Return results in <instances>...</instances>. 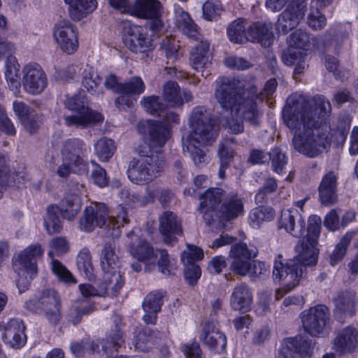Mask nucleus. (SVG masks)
Segmentation results:
<instances>
[{
	"label": "nucleus",
	"instance_id": "obj_1",
	"mask_svg": "<svg viewBox=\"0 0 358 358\" xmlns=\"http://www.w3.org/2000/svg\"><path fill=\"white\" fill-rule=\"evenodd\" d=\"M331 112V103L322 95L308 99L294 93L287 99L282 117L283 123L294 132L292 145L296 151L315 157L326 149L330 138L325 120Z\"/></svg>",
	"mask_w": 358,
	"mask_h": 358
},
{
	"label": "nucleus",
	"instance_id": "obj_2",
	"mask_svg": "<svg viewBox=\"0 0 358 358\" xmlns=\"http://www.w3.org/2000/svg\"><path fill=\"white\" fill-rule=\"evenodd\" d=\"M215 98L221 108L231 112V117L227 119L226 127L231 133L237 134L244 131L240 117L253 126L259 123L261 115L253 96H245L241 83L228 77H220L216 81Z\"/></svg>",
	"mask_w": 358,
	"mask_h": 358
},
{
	"label": "nucleus",
	"instance_id": "obj_3",
	"mask_svg": "<svg viewBox=\"0 0 358 358\" xmlns=\"http://www.w3.org/2000/svg\"><path fill=\"white\" fill-rule=\"evenodd\" d=\"M138 129L140 133L148 136L150 148L155 149L150 155L141 151L140 159H134L129 164V179L134 184L143 185L159 176L164 170V162L159 155V149L166 142L169 130L162 123L151 120L139 124Z\"/></svg>",
	"mask_w": 358,
	"mask_h": 358
},
{
	"label": "nucleus",
	"instance_id": "obj_4",
	"mask_svg": "<svg viewBox=\"0 0 358 358\" xmlns=\"http://www.w3.org/2000/svg\"><path fill=\"white\" fill-rule=\"evenodd\" d=\"M128 223V212L124 207H117L115 215L109 217L108 210L103 203L86 207L84 215L79 222L80 229L86 232H91L96 227L101 228L104 226L106 235L111 238L120 237V227Z\"/></svg>",
	"mask_w": 358,
	"mask_h": 358
},
{
	"label": "nucleus",
	"instance_id": "obj_5",
	"mask_svg": "<svg viewBox=\"0 0 358 358\" xmlns=\"http://www.w3.org/2000/svg\"><path fill=\"white\" fill-rule=\"evenodd\" d=\"M188 124L190 134L186 139H192L198 145H211L215 141L220 131V126L213 114L204 106L193 108L188 117Z\"/></svg>",
	"mask_w": 358,
	"mask_h": 358
},
{
	"label": "nucleus",
	"instance_id": "obj_6",
	"mask_svg": "<svg viewBox=\"0 0 358 358\" xmlns=\"http://www.w3.org/2000/svg\"><path fill=\"white\" fill-rule=\"evenodd\" d=\"M308 261L300 257L299 252H296V255L293 259H288L285 264L281 262L275 261L273 270L274 280L280 281L287 287L288 290H292L299 285L306 272V267L317 264V262L309 263Z\"/></svg>",
	"mask_w": 358,
	"mask_h": 358
},
{
	"label": "nucleus",
	"instance_id": "obj_7",
	"mask_svg": "<svg viewBox=\"0 0 358 358\" xmlns=\"http://www.w3.org/2000/svg\"><path fill=\"white\" fill-rule=\"evenodd\" d=\"M25 308L31 313L43 314L52 325H56L61 319V301L58 293L52 289H46L38 296L25 302Z\"/></svg>",
	"mask_w": 358,
	"mask_h": 358
},
{
	"label": "nucleus",
	"instance_id": "obj_8",
	"mask_svg": "<svg viewBox=\"0 0 358 358\" xmlns=\"http://www.w3.org/2000/svg\"><path fill=\"white\" fill-rule=\"evenodd\" d=\"M65 106L76 113L72 115H64V124L67 127L87 128L103 120V116L85 106L84 102L77 96L67 98L64 101Z\"/></svg>",
	"mask_w": 358,
	"mask_h": 358
},
{
	"label": "nucleus",
	"instance_id": "obj_9",
	"mask_svg": "<svg viewBox=\"0 0 358 358\" xmlns=\"http://www.w3.org/2000/svg\"><path fill=\"white\" fill-rule=\"evenodd\" d=\"M321 218L313 215L309 217L307 227V234L301 241H299L295 246L296 252L308 262H317L319 249L317 248V239L320 234Z\"/></svg>",
	"mask_w": 358,
	"mask_h": 358
},
{
	"label": "nucleus",
	"instance_id": "obj_10",
	"mask_svg": "<svg viewBox=\"0 0 358 358\" xmlns=\"http://www.w3.org/2000/svg\"><path fill=\"white\" fill-rule=\"evenodd\" d=\"M330 313L327 306L317 305L304 311L302 315L303 327L310 335L319 336L327 331Z\"/></svg>",
	"mask_w": 358,
	"mask_h": 358
},
{
	"label": "nucleus",
	"instance_id": "obj_11",
	"mask_svg": "<svg viewBox=\"0 0 358 358\" xmlns=\"http://www.w3.org/2000/svg\"><path fill=\"white\" fill-rule=\"evenodd\" d=\"M22 85L26 92L31 95L41 94L48 86V78L42 67L36 63L23 66Z\"/></svg>",
	"mask_w": 358,
	"mask_h": 358
},
{
	"label": "nucleus",
	"instance_id": "obj_12",
	"mask_svg": "<svg viewBox=\"0 0 358 358\" xmlns=\"http://www.w3.org/2000/svg\"><path fill=\"white\" fill-rule=\"evenodd\" d=\"M123 42L130 51L135 53H144L155 47L147 29L138 25H129L125 29Z\"/></svg>",
	"mask_w": 358,
	"mask_h": 358
},
{
	"label": "nucleus",
	"instance_id": "obj_13",
	"mask_svg": "<svg viewBox=\"0 0 358 358\" xmlns=\"http://www.w3.org/2000/svg\"><path fill=\"white\" fill-rule=\"evenodd\" d=\"M128 251L134 257L145 264V270L150 272L155 268L153 258L156 254L153 248L145 240L138 237L134 231L127 235Z\"/></svg>",
	"mask_w": 358,
	"mask_h": 358
},
{
	"label": "nucleus",
	"instance_id": "obj_14",
	"mask_svg": "<svg viewBox=\"0 0 358 358\" xmlns=\"http://www.w3.org/2000/svg\"><path fill=\"white\" fill-rule=\"evenodd\" d=\"M53 36L61 50L68 54L76 51L78 46L76 27L68 20L57 22L54 27Z\"/></svg>",
	"mask_w": 358,
	"mask_h": 358
},
{
	"label": "nucleus",
	"instance_id": "obj_15",
	"mask_svg": "<svg viewBox=\"0 0 358 358\" xmlns=\"http://www.w3.org/2000/svg\"><path fill=\"white\" fill-rule=\"evenodd\" d=\"M159 231L166 245L177 242L178 237L182 235L180 219L172 211H164L159 217Z\"/></svg>",
	"mask_w": 358,
	"mask_h": 358
},
{
	"label": "nucleus",
	"instance_id": "obj_16",
	"mask_svg": "<svg viewBox=\"0 0 358 358\" xmlns=\"http://www.w3.org/2000/svg\"><path fill=\"white\" fill-rule=\"evenodd\" d=\"M13 110L24 129L30 134H36L42 122L43 115L22 101L13 103Z\"/></svg>",
	"mask_w": 358,
	"mask_h": 358
},
{
	"label": "nucleus",
	"instance_id": "obj_17",
	"mask_svg": "<svg viewBox=\"0 0 358 358\" xmlns=\"http://www.w3.org/2000/svg\"><path fill=\"white\" fill-rule=\"evenodd\" d=\"M60 152L63 162L78 166L84 163L87 146L80 138H69L62 143Z\"/></svg>",
	"mask_w": 358,
	"mask_h": 358
},
{
	"label": "nucleus",
	"instance_id": "obj_18",
	"mask_svg": "<svg viewBox=\"0 0 358 358\" xmlns=\"http://www.w3.org/2000/svg\"><path fill=\"white\" fill-rule=\"evenodd\" d=\"M255 255L256 251L250 250L245 243L234 245L230 250V257L234 259L230 266L231 271L241 276L248 275L251 259Z\"/></svg>",
	"mask_w": 358,
	"mask_h": 358
},
{
	"label": "nucleus",
	"instance_id": "obj_19",
	"mask_svg": "<svg viewBox=\"0 0 358 358\" xmlns=\"http://www.w3.org/2000/svg\"><path fill=\"white\" fill-rule=\"evenodd\" d=\"M224 191L220 188H208L199 195L200 204L197 208L199 213L208 223L213 220L210 213L217 215L220 208V202L224 196Z\"/></svg>",
	"mask_w": 358,
	"mask_h": 358
},
{
	"label": "nucleus",
	"instance_id": "obj_20",
	"mask_svg": "<svg viewBox=\"0 0 358 358\" xmlns=\"http://www.w3.org/2000/svg\"><path fill=\"white\" fill-rule=\"evenodd\" d=\"M306 8L296 4L289 3L278 16L275 29L284 35L296 28L303 18Z\"/></svg>",
	"mask_w": 358,
	"mask_h": 358
},
{
	"label": "nucleus",
	"instance_id": "obj_21",
	"mask_svg": "<svg viewBox=\"0 0 358 358\" xmlns=\"http://www.w3.org/2000/svg\"><path fill=\"white\" fill-rule=\"evenodd\" d=\"M298 354L301 358H310L312 355L311 343L301 336L284 339L279 355L282 358H295Z\"/></svg>",
	"mask_w": 358,
	"mask_h": 358
},
{
	"label": "nucleus",
	"instance_id": "obj_22",
	"mask_svg": "<svg viewBox=\"0 0 358 358\" xmlns=\"http://www.w3.org/2000/svg\"><path fill=\"white\" fill-rule=\"evenodd\" d=\"M211 52L210 51V43L206 40H200L192 48L189 61L195 70L201 71L203 77L210 74L208 70H206L211 64Z\"/></svg>",
	"mask_w": 358,
	"mask_h": 358
},
{
	"label": "nucleus",
	"instance_id": "obj_23",
	"mask_svg": "<svg viewBox=\"0 0 358 358\" xmlns=\"http://www.w3.org/2000/svg\"><path fill=\"white\" fill-rule=\"evenodd\" d=\"M43 254L41 245L34 244L26 248L18 255L17 262L30 279L37 273V262Z\"/></svg>",
	"mask_w": 358,
	"mask_h": 358
},
{
	"label": "nucleus",
	"instance_id": "obj_24",
	"mask_svg": "<svg viewBox=\"0 0 358 358\" xmlns=\"http://www.w3.org/2000/svg\"><path fill=\"white\" fill-rule=\"evenodd\" d=\"M201 340L211 350L222 352L227 347V336L216 329L213 322L205 323L201 335Z\"/></svg>",
	"mask_w": 358,
	"mask_h": 358
},
{
	"label": "nucleus",
	"instance_id": "obj_25",
	"mask_svg": "<svg viewBox=\"0 0 358 358\" xmlns=\"http://www.w3.org/2000/svg\"><path fill=\"white\" fill-rule=\"evenodd\" d=\"M336 315L352 316L356 312L357 294L352 289L337 292L333 296Z\"/></svg>",
	"mask_w": 358,
	"mask_h": 358
},
{
	"label": "nucleus",
	"instance_id": "obj_26",
	"mask_svg": "<svg viewBox=\"0 0 358 358\" xmlns=\"http://www.w3.org/2000/svg\"><path fill=\"white\" fill-rule=\"evenodd\" d=\"M25 327L22 320L20 319H11L5 327L2 336L4 342L14 348L22 347L27 340L24 334Z\"/></svg>",
	"mask_w": 358,
	"mask_h": 358
},
{
	"label": "nucleus",
	"instance_id": "obj_27",
	"mask_svg": "<svg viewBox=\"0 0 358 358\" xmlns=\"http://www.w3.org/2000/svg\"><path fill=\"white\" fill-rule=\"evenodd\" d=\"M279 227L284 228L294 237L301 236L306 227L305 220L296 209L282 212L279 219Z\"/></svg>",
	"mask_w": 358,
	"mask_h": 358
},
{
	"label": "nucleus",
	"instance_id": "obj_28",
	"mask_svg": "<svg viewBox=\"0 0 358 358\" xmlns=\"http://www.w3.org/2000/svg\"><path fill=\"white\" fill-rule=\"evenodd\" d=\"M357 345L358 330L351 326L339 331L334 340V348L341 355L352 352Z\"/></svg>",
	"mask_w": 358,
	"mask_h": 358
},
{
	"label": "nucleus",
	"instance_id": "obj_29",
	"mask_svg": "<svg viewBox=\"0 0 358 358\" xmlns=\"http://www.w3.org/2000/svg\"><path fill=\"white\" fill-rule=\"evenodd\" d=\"M103 275L99 283L101 296H116L124 285V278L120 271H103Z\"/></svg>",
	"mask_w": 358,
	"mask_h": 358
},
{
	"label": "nucleus",
	"instance_id": "obj_30",
	"mask_svg": "<svg viewBox=\"0 0 358 358\" xmlns=\"http://www.w3.org/2000/svg\"><path fill=\"white\" fill-rule=\"evenodd\" d=\"M247 41L258 42L263 46H269L272 43L273 32L271 23L257 22L247 26Z\"/></svg>",
	"mask_w": 358,
	"mask_h": 358
},
{
	"label": "nucleus",
	"instance_id": "obj_31",
	"mask_svg": "<svg viewBox=\"0 0 358 358\" xmlns=\"http://www.w3.org/2000/svg\"><path fill=\"white\" fill-rule=\"evenodd\" d=\"M162 5L158 0H135L129 14L141 19L162 16Z\"/></svg>",
	"mask_w": 358,
	"mask_h": 358
},
{
	"label": "nucleus",
	"instance_id": "obj_32",
	"mask_svg": "<svg viewBox=\"0 0 358 358\" xmlns=\"http://www.w3.org/2000/svg\"><path fill=\"white\" fill-rule=\"evenodd\" d=\"M337 177L333 171L327 173L322 178L318 188L320 201L325 206L337 201Z\"/></svg>",
	"mask_w": 358,
	"mask_h": 358
},
{
	"label": "nucleus",
	"instance_id": "obj_33",
	"mask_svg": "<svg viewBox=\"0 0 358 358\" xmlns=\"http://www.w3.org/2000/svg\"><path fill=\"white\" fill-rule=\"evenodd\" d=\"M252 303V294L246 284H240L234 287L230 300L233 310L245 313L250 310Z\"/></svg>",
	"mask_w": 358,
	"mask_h": 358
},
{
	"label": "nucleus",
	"instance_id": "obj_34",
	"mask_svg": "<svg viewBox=\"0 0 358 358\" xmlns=\"http://www.w3.org/2000/svg\"><path fill=\"white\" fill-rule=\"evenodd\" d=\"M164 294L159 292H152L146 296L143 302L145 315L143 317L146 324L156 323L157 313L161 310L163 304Z\"/></svg>",
	"mask_w": 358,
	"mask_h": 358
},
{
	"label": "nucleus",
	"instance_id": "obj_35",
	"mask_svg": "<svg viewBox=\"0 0 358 358\" xmlns=\"http://www.w3.org/2000/svg\"><path fill=\"white\" fill-rule=\"evenodd\" d=\"M176 24L178 29L187 37L197 40L199 33L197 25L193 22L187 12L182 8L174 6Z\"/></svg>",
	"mask_w": 358,
	"mask_h": 358
},
{
	"label": "nucleus",
	"instance_id": "obj_36",
	"mask_svg": "<svg viewBox=\"0 0 358 358\" xmlns=\"http://www.w3.org/2000/svg\"><path fill=\"white\" fill-rule=\"evenodd\" d=\"M243 212V202L236 194L228 195L221 205L217 216L230 220L238 217Z\"/></svg>",
	"mask_w": 358,
	"mask_h": 358
},
{
	"label": "nucleus",
	"instance_id": "obj_37",
	"mask_svg": "<svg viewBox=\"0 0 358 358\" xmlns=\"http://www.w3.org/2000/svg\"><path fill=\"white\" fill-rule=\"evenodd\" d=\"M20 65L18 64L15 57L8 55L5 62V77L8 85L14 93L20 92L21 85L20 77Z\"/></svg>",
	"mask_w": 358,
	"mask_h": 358
},
{
	"label": "nucleus",
	"instance_id": "obj_38",
	"mask_svg": "<svg viewBox=\"0 0 358 358\" xmlns=\"http://www.w3.org/2000/svg\"><path fill=\"white\" fill-rule=\"evenodd\" d=\"M58 211L64 218L69 220L74 219L82 206L80 198L75 193H68L59 202Z\"/></svg>",
	"mask_w": 358,
	"mask_h": 358
},
{
	"label": "nucleus",
	"instance_id": "obj_39",
	"mask_svg": "<svg viewBox=\"0 0 358 358\" xmlns=\"http://www.w3.org/2000/svg\"><path fill=\"white\" fill-rule=\"evenodd\" d=\"M307 59V51L304 50H287L282 55V60L286 65H295L294 75L301 74L308 67Z\"/></svg>",
	"mask_w": 358,
	"mask_h": 358
},
{
	"label": "nucleus",
	"instance_id": "obj_40",
	"mask_svg": "<svg viewBox=\"0 0 358 358\" xmlns=\"http://www.w3.org/2000/svg\"><path fill=\"white\" fill-rule=\"evenodd\" d=\"M69 5V15L73 20H80L96 7L95 0H64Z\"/></svg>",
	"mask_w": 358,
	"mask_h": 358
},
{
	"label": "nucleus",
	"instance_id": "obj_41",
	"mask_svg": "<svg viewBox=\"0 0 358 358\" xmlns=\"http://www.w3.org/2000/svg\"><path fill=\"white\" fill-rule=\"evenodd\" d=\"M100 264L103 271L117 270L119 266V257L113 243H106L100 253Z\"/></svg>",
	"mask_w": 358,
	"mask_h": 358
},
{
	"label": "nucleus",
	"instance_id": "obj_42",
	"mask_svg": "<svg viewBox=\"0 0 358 358\" xmlns=\"http://www.w3.org/2000/svg\"><path fill=\"white\" fill-rule=\"evenodd\" d=\"M156 338L155 331L147 327L143 328L136 334L134 347L138 351H148L155 344Z\"/></svg>",
	"mask_w": 358,
	"mask_h": 358
},
{
	"label": "nucleus",
	"instance_id": "obj_43",
	"mask_svg": "<svg viewBox=\"0 0 358 358\" xmlns=\"http://www.w3.org/2000/svg\"><path fill=\"white\" fill-rule=\"evenodd\" d=\"M163 97L171 107H179L183 105V99L180 93V87L176 82L168 81L164 85Z\"/></svg>",
	"mask_w": 358,
	"mask_h": 358
},
{
	"label": "nucleus",
	"instance_id": "obj_44",
	"mask_svg": "<svg viewBox=\"0 0 358 358\" xmlns=\"http://www.w3.org/2000/svg\"><path fill=\"white\" fill-rule=\"evenodd\" d=\"M248 22L238 19L233 21L228 27L227 34L231 41L241 43L247 41V26Z\"/></svg>",
	"mask_w": 358,
	"mask_h": 358
},
{
	"label": "nucleus",
	"instance_id": "obj_45",
	"mask_svg": "<svg viewBox=\"0 0 358 358\" xmlns=\"http://www.w3.org/2000/svg\"><path fill=\"white\" fill-rule=\"evenodd\" d=\"M157 260L159 271L166 275H174L177 270L176 262L171 261L167 252L165 250H157L153 258V262Z\"/></svg>",
	"mask_w": 358,
	"mask_h": 358
},
{
	"label": "nucleus",
	"instance_id": "obj_46",
	"mask_svg": "<svg viewBox=\"0 0 358 358\" xmlns=\"http://www.w3.org/2000/svg\"><path fill=\"white\" fill-rule=\"evenodd\" d=\"M94 147L95 155L102 162H108L113 157L116 149L115 142L106 137L98 140Z\"/></svg>",
	"mask_w": 358,
	"mask_h": 358
},
{
	"label": "nucleus",
	"instance_id": "obj_47",
	"mask_svg": "<svg viewBox=\"0 0 358 358\" xmlns=\"http://www.w3.org/2000/svg\"><path fill=\"white\" fill-rule=\"evenodd\" d=\"M46 216L44 217V225L47 232L52 235L60 233L62 230V224L57 213V206H49L47 208Z\"/></svg>",
	"mask_w": 358,
	"mask_h": 358
},
{
	"label": "nucleus",
	"instance_id": "obj_48",
	"mask_svg": "<svg viewBox=\"0 0 358 358\" xmlns=\"http://www.w3.org/2000/svg\"><path fill=\"white\" fill-rule=\"evenodd\" d=\"M274 215V210L271 208H255L250 213V224L253 228H258L262 222L273 220Z\"/></svg>",
	"mask_w": 358,
	"mask_h": 358
},
{
	"label": "nucleus",
	"instance_id": "obj_49",
	"mask_svg": "<svg viewBox=\"0 0 358 358\" xmlns=\"http://www.w3.org/2000/svg\"><path fill=\"white\" fill-rule=\"evenodd\" d=\"M289 48L287 50H304L310 43V37L306 30L296 29L287 38Z\"/></svg>",
	"mask_w": 358,
	"mask_h": 358
},
{
	"label": "nucleus",
	"instance_id": "obj_50",
	"mask_svg": "<svg viewBox=\"0 0 358 358\" xmlns=\"http://www.w3.org/2000/svg\"><path fill=\"white\" fill-rule=\"evenodd\" d=\"M76 262L80 272L83 273L87 278L93 276L94 267L90 251L88 248H83L80 250L77 256Z\"/></svg>",
	"mask_w": 358,
	"mask_h": 358
},
{
	"label": "nucleus",
	"instance_id": "obj_51",
	"mask_svg": "<svg viewBox=\"0 0 358 358\" xmlns=\"http://www.w3.org/2000/svg\"><path fill=\"white\" fill-rule=\"evenodd\" d=\"M353 236L354 234L352 232L347 233L336 245L335 249L330 255L331 265L335 266L343 259Z\"/></svg>",
	"mask_w": 358,
	"mask_h": 358
},
{
	"label": "nucleus",
	"instance_id": "obj_52",
	"mask_svg": "<svg viewBox=\"0 0 358 358\" xmlns=\"http://www.w3.org/2000/svg\"><path fill=\"white\" fill-rule=\"evenodd\" d=\"M196 144L197 143L192 141V139H183L182 150L184 152H187L190 154L196 166H200L205 163L206 155L203 151L199 148Z\"/></svg>",
	"mask_w": 358,
	"mask_h": 358
},
{
	"label": "nucleus",
	"instance_id": "obj_53",
	"mask_svg": "<svg viewBox=\"0 0 358 358\" xmlns=\"http://www.w3.org/2000/svg\"><path fill=\"white\" fill-rule=\"evenodd\" d=\"M235 143L234 138L222 140L219 144L217 153L222 163L230 164L234 157V150L231 145Z\"/></svg>",
	"mask_w": 358,
	"mask_h": 358
},
{
	"label": "nucleus",
	"instance_id": "obj_54",
	"mask_svg": "<svg viewBox=\"0 0 358 358\" xmlns=\"http://www.w3.org/2000/svg\"><path fill=\"white\" fill-rule=\"evenodd\" d=\"M122 343H124L122 333L118 327H116L103 341L102 348L106 352L108 350L117 351Z\"/></svg>",
	"mask_w": 358,
	"mask_h": 358
},
{
	"label": "nucleus",
	"instance_id": "obj_55",
	"mask_svg": "<svg viewBox=\"0 0 358 358\" xmlns=\"http://www.w3.org/2000/svg\"><path fill=\"white\" fill-rule=\"evenodd\" d=\"M145 89L143 80L138 76H134L122 85L121 94L139 95Z\"/></svg>",
	"mask_w": 358,
	"mask_h": 358
},
{
	"label": "nucleus",
	"instance_id": "obj_56",
	"mask_svg": "<svg viewBox=\"0 0 358 358\" xmlns=\"http://www.w3.org/2000/svg\"><path fill=\"white\" fill-rule=\"evenodd\" d=\"M52 272L65 283L76 284V280L71 272L58 260L52 259L51 262Z\"/></svg>",
	"mask_w": 358,
	"mask_h": 358
},
{
	"label": "nucleus",
	"instance_id": "obj_57",
	"mask_svg": "<svg viewBox=\"0 0 358 358\" xmlns=\"http://www.w3.org/2000/svg\"><path fill=\"white\" fill-rule=\"evenodd\" d=\"M268 159L271 161L273 171L278 174L282 172L287 162L285 155L279 148H275L269 152Z\"/></svg>",
	"mask_w": 358,
	"mask_h": 358
},
{
	"label": "nucleus",
	"instance_id": "obj_58",
	"mask_svg": "<svg viewBox=\"0 0 358 358\" xmlns=\"http://www.w3.org/2000/svg\"><path fill=\"white\" fill-rule=\"evenodd\" d=\"M144 108L148 113L152 115L160 116L161 113L164 110V104L160 101L159 96H150L144 97L141 101Z\"/></svg>",
	"mask_w": 358,
	"mask_h": 358
},
{
	"label": "nucleus",
	"instance_id": "obj_59",
	"mask_svg": "<svg viewBox=\"0 0 358 358\" xmlns=\"http://www.w3.org/2000/svg\"><path fill=\"white\" fill-rule=\"evenodd\" d=\"M82 80L83 86L91 92H96V88L101 83L102 78L92 69H85Z\"/></svg>",
	"mask_w": 358,
	"mask_h": 358
},
{
	"label": "nucleus",
	"instance_id": "obj_60",
	"mask_svg": "<svg viewBox=\"0 0 358 358\" xmlns=\"http://www.w3.org/2000/svg\"><path fill=\"white\" fill-rule=\"evenodd\" d=\"M203 15L207 20H213L220 15L222 6L218 0H208L203 5Z\"/></svg>",
	"mask_w": 358,
	"mask_h": 358
},
{
	"label": "nucleus",
	"instance_id": "obj_61",
	"mask_svg": "<svg viewBox=\"0 0 358 358\" xmlns=\"http://www.w3.org/2000/svg\"><path fill=\"white\" fill-rule=\"evenodd\" d=\"M203 257V250L196 246L187 245V250L182 252L181 260L183 264H195L196 261L202 259Z\"/></svg>",
	"mask_w": 358,
	"mask_h": 358
},
{
	"label": "nucleus",
	"instance_id": "obj_62",
	"mask_svg": "<svg viewBox=\"0 0 358 358\" xmlns=\"http://www.w3.org/2000/svg\"><path fill=\"white\" fill-rule=\"evenodd\" d=\"M326 17L318 8L311 10L308 15L307 23L314 30H320L326 25Z\"/></svg>",
	"mask_w": 358,
	"mask_h": 358
},
{
	"label": "nucleus",
	"instance_id": "obj_63",
	"mask_svg": "<svg viewBox=\"0 0 358 358\" xmlns=\"http://www.w3.org/2000/svg\"><path fill=\"white\" fill-rule=\"evenodd\" d=\"M184 276L187 282L191 285L196 283L201 276V269L196 264H184Z\"/></svg>",
	"mask_w": 358,
	"mask_h": 358
},
{
	"label": "nucleus",
	"instance_id": "obj_64",
	"mask_svg": "<svg viewBox=\"0 0 358 358\" xmlns=\"http://www.w3.org/2000/svg\"><path fill=\"white\" fill-rule=\"evenodd\" d=\"M92 164L94 165L92 177L94 183L101 187L106 186L108 183V177L106 170L95 162H92Z\"/></svg>",
	"mask_w": 358,
	"mask_h": 358
}]
</instances>
